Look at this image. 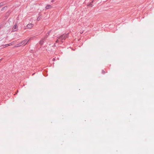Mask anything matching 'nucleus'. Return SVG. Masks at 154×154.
Returning <instances> with one entry per match:
<instances>
[{
	"instance_id": "nucleus-1",
	"label": "nucleus",
	"mask_w": 154,
	"mask_h": 154,
	"mask_svg": "<svg viewBox=\"0 0 154 154\" xmlns=\"http://www.w3.org/2000/svg\"><path fill=\"white\" fill-rule=\"evenodd\" d=\"M66 38V35H61L58 38V39L60 41L63 42L62 41L63 40H65Z\"/></svg>"
},
{
	"instance_id": "nucleus-6",
	"label": "nucleus",
	"mask_w": 154,
	"mask_h": 154,
	"mask_svg": "<svg viewBox=\"0 0 154 154\" xmlns=\"http://www.w3.org/2000/svg\"><path fill=\"white\" fill-rule=\"evenodd\" d=\"M2 46L3 48H5L9 46V45H8V44H6L5 45H2Z\"/></svg>"
},
{
	"instance_id": "nucleus-12",
	"label": "nucleus",
	"mask_w": 154,
	"mask_h": 154,
	"mask_svg": "<svg viewBox=\"0 0 154 154\" xmlns=\"http://www.w3.org/2000/svg\"><path fill=\"white\" fill-rule=\"evenodd\" d=\"M3 8H2V10H3Z\"/></svg>"
},
{
	"instance_id": "nucleus-10",
	"label": "nucleus",
	"mask_w": 154,
	"mask_h": 154,
	"mask_svg": "<svg viewBox=\"0 0 154 154\" xmlns=\"http://www.w3.org/2000/svg\"><path fill=\"white\" fill-rule=\"evenodd\" d=\"M40 19V18L38 17V18H37V20H39Z\"/></svg>"
},
{
	"instance_id": "nucleus-9",
	"label": "nucleus",
	"mask_w": 154,
	"mask_h": 154,
	"mask_svg": "<svg viewBox=\"0 0 154 154\" xmlns=\"http://www.w3.org/2000/svg\"><path fill=\"white\" fill-rule=\"evenodd\" d=\"M3 5V3L2 2L0 3V7Z\"/></svg>"
},
{
	"instance_id": "nucleus-2",
	"label": "nucleus",
	"mask_w": 154,
	"mask_h": 154,
	"mask_svg": "<svg viewBox=\"0 0 154 154\" xmlns=\"http://www.w3.org/2000/svg\"><path fill=\"white\" fill-rule=\"evenodd\" d=\"M28 41H27V40L25 39L22 42H20L19 43V45H20V46L24 44L26 45L27 44V43L28 42Z\"/></svg>"
},
{
	"instance_id": "nucleus-5",
	"label": "nucleus",
	"mask_w": 154,
	"mask_h": 154,
	"mask_svg": "<svg viewBox=\"0 0 154 154\" xmlns=\"http://www.w3.org/2000/svg\"><path fill=\"white\" fill-rule=\"evenodd\" d=\"M52 8V6L51 5H48L45 7V8L46 9H48Z\"/></svg>"
},
{
	"instance_id": "nucleus-7",
	"label": "nucleus",
	"mask_w": 154,
	"mask_h": 154,
	"mask_svg": "<svg viewBox=\"0 0 154 154\" xmlns=\"http://www.w3.org/2000/svg\"><path fill=\"white\" fill-rule=\"evenodd\" d=\"M20 45H19V44H17L14 47V48H15V47H20Z\"/></svg>"
},
{
	"instance_id": "nucleus-3",
	"label": "nucleus",
	"mask_w": 154,
	"mask_h": 154,
	"mask_svg": "<svg viewBox=\"0 0 154 154\" xmlns=\"http://www.w3.org/2000/svg\"><path fill=\"white\" fill-rule=\"evenodd\" d=\"M18 26L17 24L15 23L12 29L13 31H16L17 30Z\"/></svg>"
},
{
	"instance_id": "nucleus-11",
	"label": "nucleus",
	"mask_w": 154,
	"mask_h": 154,
	"mask_svg": "<svg viewBox=\"0 0 154 154\" xmlns=\"http://www.w3.org/2000/svg\"><path fill=\"white\" fill-rule=\"evenodd\" d=\"M59 41V40L58 39L56 41V42H58Z\"/></svg>"
},
{
	"instance_id": "nucleus-8",
	"label": "nucleus",
	"mask_w": 154,
	"mask_h": 154,
	"mask_svg": "<svg viewBox=\"0 0 154 154\" xmlns=\"http://www.w3.org/2000/svg\"><path fill=\"white\" fill-rule=\"evenodd\" d=\"M14 42H13L9 44H8L9 45V46L13 45L14 44Z\"/></svg>"
},
{
	"instance_id": "nucleus-4",
	"label": "nucleus",
	"mask_w": 154,
	"mask_h": 154,
	"mask_svg": "<svg viewBox=\"0 0 154 154\" xmlns=\"http://www.w3.org/2000/svg\"><path fill=\"white\" fill-rule=\"evenodd\" d=\"M33 24L32 23H29L27 24L26 26V27L28 28H31L33 26Z\"/></svg>"
}]
</instances>
